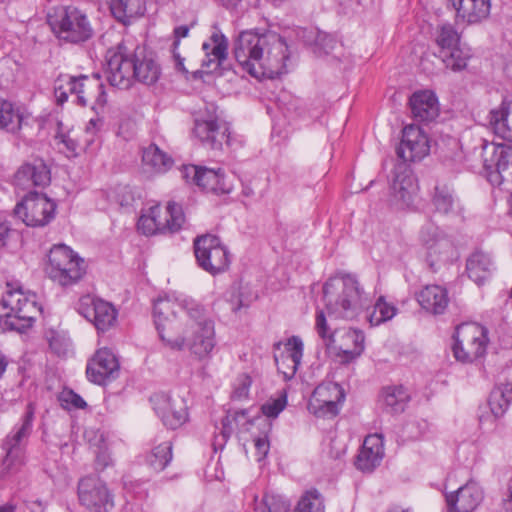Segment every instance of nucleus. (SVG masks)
I'll use <instances>...</instances> for the list:
<instances>
[{
    "mask_svg": "<svg viewBox=\"0 0 512 512\" xmlns=\"http://www.w3.org/2000/svg\"><path fill=\"white\" fill-rule=\"evenodd\" d=\"M232 52L242 70L256 79H275L287 72L288 45L275 31L243 30L234 39Z\"/></svg>",
    "mask_w": 512,
    "mask_h": 512,
    "instance_id": "1",
    "label": "nucleus"
},
{
    "mask_svg": "<svg viewBox=\"0 0 512 512\" xmlns=\"http://www.w3.org/2000/svg\"><path fill=\"white\" fill-rule=\"evenodd\" d=\"M108 68L107 79L110 85L120 89H128L134 80L145 85L156 83L161 69L145 48L136 46L129 48L123 41L106 52Z\"/></svg>",
    "mask_w": 512,
    "mask_h": 512,
    "instance_id": "2",
    "label": "nucleus"
},
{
    "mask_svg": "<svg viewBox=\"0 0 512 512\" xmlns=\"http://www.w3.org/2000/svg\"><path fill=\"white\" fill-rule=\"evenodd\" d=\"M326 311L335 319H353L368 305V295L357 277L341 273L329 278L323 285Z\"/></svg>",
    "mask_w": 512,
    "mask_h": 512,
    "instance_id": "3",
    "label": "nucleus"
},
{
    "mask_svg": "<svg viewBox=\"0 0 512 512\" xmlns=\"http://www.w3.org/2000/svg\"><path fill=\"white\" fill-rule=\"evenodd\" d=\"M181 311L188 320L181 323V336L185 347L199 358L207 356L215 346L214 323L209 319L205 308L194 300H183Z\"/></svg>",
    "mask_w": 512,
    "mask_h": 512,
    "instance_id": "4",
    "label": "nucleus"
},
{
    "mask_svg": "<svg viewBox=\"0 0 512 512\" xmlns=\"http://www.w3.org/2000/svg\"><path fill=\"white\" fill-rule=\"evenodd\" d=\"M47 22L55 37L65 43L82 44L94 36L88 15L73 5L56 8L48 14Z\"/></svg>",
    "mask_w": 512,
    "mask_h": 512,
    "instance_id": "5",
    "label": "nucleus"
},
{
    "mask_svg": "<svg viewBox=\"0 0 512 512\" xmlns=\"http://www.w3.org/2000/svg\"><path fill=\"white\" fill-rule=\"evenodd\" d=\"M0 304L4 327L18 332L32 327L41 311L35 294H26L20 286L14 287L10 283H7V290Z\"/></svg>",
    "mask_w": 512,
    "mask_h": 512,
    "instance_id": "6",
    "label": "nucleus"
},
{
    "mask_svg": "<svg viewBox=\"0 0 512 512\" xmlns=\"http://www.w3.org/2000/svg\"><path fill=\"white\" fill-rule=\"evenodd\" d=\"M46 273L62 287L78 283L86 274L83 258L65 244H55L48 254Z\"/></svg>",
    "mask_w": 512,
    "mask_h": 512,
    "instance_id": "7",
    "label": "nucleus"
},
{
    "mask_svg": "<svg viewBox=\"0 0 512 512\" xmlns=\"http://www.w3.org/2000/svg\"><path fill=\"white\" fill-rule=\"evenodd\" d=\"M453 355L456 360L469 363L486 353L488 330L486 327L475 323H462L458 325L453 334Z\"/></svg>",
    "mask_w": 512,
    "mask_h": 512,
    "instance_id": "8",
    "label": "nucleus"
},
{
    "mask_svg": "<svg viewBox=\"0 0 512 512\" xmlns=\"http://www.w3.org/2000/svg\"><path fill=\"white\" fill-rule=\"evenodd\" d=\"M160 206L149 208L148 214L140 216L137 229L146 236L161 234L173 235L180 232L186 222V217L181 204L169 201L165 209V217L160 216Z\"/></svg>",
    "mask_w": 512,
    "mask_h": 512,
    "instance_id": "9",
    "label": "nucleus"
},
{
    "mask_svg": "<svg viewBox=\"0 0 512 512\" xmlns=\"http://www.w3.org/2000/svg\"><path fill=\"white\" fill-rule=\"evenodd\" d=\"M177 308L181 310L182 302L158 298L153 304V317L160 339L171 349L183 350L185 338L180 333L181 321L177 317Z\"/></svg>",
    "mask_w": 512,
    "mask_h": 512,
    "instance_id": "10",
    "label": "nucleus"
},
{
    "mask_svg": "<svg viewBox=\"0 0 512 512\" xmlns=\"http://www.w3.org/2000/svg\"><path fill=\"white\" fill-rule=\"evenodd\" d=\"M35 412V404L29 402L20 421L13 426L2 442V449L5 451L3 464L8 468L22 463L26 445L33 432Z\"/></svg>",
    "mask_w": 512,
    "mask_h": 512,
    "instance_id": "11",
    "label": "nucleus"
},
{
    "mask_svg": "<svg viewBox=\"0 0 512 512\" xmlns=\"http://www.w3.org/2000/svg\"><path fill=\"white\" fill-rule=\"evenodd\" d=\"M193 249L197 264L202 270L217 275L228 269L230 254L218 236H197L193 241Z\"/></svg>",
    "mask_w": 512,
    "mask_h": 512,
    "instance_id": "12",
    "label": "nucleus"
},
{
    "mask_svg": "<svg viewBox=\"0 0 512 512\" xmlns=\"http://www.w3.org/2000/svg\"><path fill=\"white\" fill-rule=\"evenodd\" d=\"M483 167L491 185L500 187L512 183V145L484 142L482 145Z\"/></svg>",
    "mask_w": 512,
    "mask_h": 512,
    "instance_id": "13",
    "label": "nucleus"
},
{
    "mask_svg": "<svg viewBox=\"0 0 512 512\" xmlns=\"http://www.w3.org/2000/svg\"><path fill=\"white\" fill-rule=\"evenodd\" d=\"M56 203L44 193L29 191L14 208V215L29 227H44L56 214Z\"/></svg>",
    "mask_w": 512,
    "mask_h": 512,
    "instance_id": "14",
    "label": "nucleus"
},
{
    "mask_svg": "<svg viewBox=\"0 0 512 512\" xmlns=\"http://www.w3.org/2000/svg\"><path fill=\"white\" fill-rule=\"evenodd\" d=\"M461 35L451 23H444L437 27L435 42L439 48V57L445 67L459 72L467 67L471 55L460 46Z\"/></svg>",
    "mask_w": 512,
    "mask_h": 512,
    "instance_id": "15",
    "label": "nucleus"
},
{
    "mask_svg": "<svg viewBox=\"0 0 512 512\" xmlns=\"http://www.w3.org/2000/svg\"><path fill=\"white\" fill-rule=\"evenodd\" d=\"M99 87V74L72 76L60 74L54 82V97L57 105L68 101L69 94L76 95V104L85 107L93 99V88Z\"/></svg>",
    "mask_w": 512,
    "mask_h": 512,
    "instance_id": "16",
    "label": "nucleus"
},
{
    "mask_svg": "<svg viewBox=\"0 0 512 512\" xmlns=\"http://www.w3.org/2000/svg\"><path fill=\"white\" fill-rule=\"evenodd\" d=\"M76 311L91 322L98 333H105L115 328L118 323L116 307L99 297L83 295L75 305Z\"/></svg>",
    "mask_w": 512,
    "mask_h": 512,
    "instance_id": "17",
    "label": "nucleus"
},
{
    "mask_svg": "<svg viewBox=\"0 0 512 512\" xmlns=\"http://www.w3.org/2000/svg\"><path fill=\"white\" fill-rule=\"evenodd\" d=\"M80 504L91 512H109L114 507L113 495L96 476H85L78 483Z\"/></svg>",
    "mask_w": 512,
    "mask_h": 512,
    "instance_id": "18",
    "label": "nucleus"
},
{
    "mask_svg": "<svg viewBox=\"0 0 512 512\" xmlns=\"http://www.w3.org/2000/svg\"><path fill=\"white\" fill-rule=\"evenodd\" d=\"M153 410L169 429H177L188 420L187 405L183 398L171 397L164 392L155 393L150 397Z\"/></svg>",
    "mask_w": 512,
    "mask_h": 512,
    "instance_id": "19",
    "label": "nucleus"
},
{
    "mask_svg": "<svg viewBox=\"0 0 512 512\" xmlns=\"http://www.w3.org/2000/svg\"><path fill=\"white\" fill-rule=\"evenodd\" d=\"M430 151L429 139L417 125H407L402 130V138L396 154L404 163L423 159Z\"/></svg>",
    "mask_w": 512,
    "mask_h": 512,
    "instance_id": "20",
    "label": "nucleus"
},
{
    "mask_svg": "<svg viewBox=\"0 0 512 512\" xmlns=\"http://www.w3.org/2000/svg\"><path fill=\"white\" fill-rule=\"evenodd\" d=\"M120 369L116 355L109 348H101L88 361L86 375L90 382L106 385L118 377Z\"/></svg>",
    "mask_w": 512,
    "mask_h": 512,
    "instance_id": "21",
    "label": "nucleus"
},
{
    "mask_svg": "<svg viewBox=\"0 0 512 512\" xmlns=\"http://www.w3.org/2000/svg\"><path fill=\"white\" fill-rule=\"evenodd\" d=\"M483 499V489L475 481H468L456 491L445 493L448 512H473Z\"/></svg>",
    "mask_w": 512,
    "mask_h": 512,
    "instance_id": "22",
    "label": "nucleus"
},
{
    "mask_svg": "<svg viewBox=\"0 0 512 512\" xmlns=\"http://www.w3.org/2000/svg\"><path fill=\"white\" fill-rule=\"evenodd\" d=\"M193 133L205 147L213 150H221L230 142L229 128L217 118L196 119Z\"/></svg>",
    "mask_w": 512,
    "mask_h": 512,
    "instance_id": "23",
    "label": "nucleus"
},
{
    "mask_svg": "<svg viewBox=\"0 0 512 512\" xmlns=\"http://www.w3.org/2000/svg\"><path fill=\"white\" fill-rule=\"evenodd\" d=\"M14 185L23 189L46 187L51 182V171L41 158L23 163L14 174Z\"/></svg>",
    "mask_w": 512,
    "mask_h": 512,
    "instance_id": "24",
    "label": "nucleus"
},
{
    "mask_svg": "<svg viewBox=\"0 0 512 512\" xmlns=\"http://www.w3.org/2000/svg\"><path fill=\"white\" fill-rule=\"evenodd\" d=\"M214 31L210 36V41L213 44L210 52L205 55L202 60L201 67L205 69L208 74H216L219 76L224 75L225 71L230 67L226 64L228 60V39L221 32V30L214 26Z\"/></svg>",
    "mask_w": 512,
    "mask_h": 512,
    "instance_id": "25",
    "label": "nucleus"
},
{
    "mask_svg": "<svg viewBox=\"0 0 512 512\" xmlns=\"http://www.w3.org/2000/svg\"><path fill=\"white\" fill-rule=\"evenodd\" d=\"M286 351L274 355L277 371L283 375L284 380H291L301 363L304 345L300 337L292 336L286 343Z\"/></svg>",
    "mask_w": 512,
    "mask_h": 512,
    "instance_id": "26",
    "label": "nucleus"
},
{
    "mask_svg": "<svg viewBox=\"0 0 512 512\" xmlns=\"http://www.w3.org/2000/svg\"><path fill=\"white\" fill-rule=\"evenodd\" d=\"M409 106L413 119L419 123H429L439 115L438 99L429 90L414 92L409 99Z\"/></svg>",
    "mask_w": 512,
    "mask_h": 512,
    "instance_id": "27",
    "label": "nucleus"
},
{
    "mask_svg": "<svg viewBox=\"0 0 512 512\" xmlns=\"http://www.w3.org/2000/svg\"><path fill=\"white\" fill-rule=\"evenodd\" d=\"M384 456L383 439L378 434L368 435L356 456L355 466L362 472H372Z\"/></svg>",
    "mask_w": 512,
    "mask_h": 512,
    "instance_id": "28",
    "label": "nucleus"
},
{
    "mask_svg": "<svg viewBox=\"0 0 512 512\" xmlns=\"http://www.w3.org/2000/svg\"><path fill=\"white\" fill-rule=\"evenodd\" d=\"M393 196L402 207H409L418 190L417 181L406 166L398 165L391 185Z\"/></svg>",
    "mask_w": 512,
    "mask_h": 512,
    "instance_id": "29",
    "label": "nucleus"
},
{
    "mask_svg": "<svg viewBox=\"0 0 512 512\" xmlns=\"http://www.w3.org/2000/svg\"><path fill=\"white\" fill-rule=\"evenodd\" d=\"M416 300L426 312L442 315L448 307V291L440 285H426L416 293Z\"/></svg>",
    "mask_w": 512,
    "mask_h": 512,
    "instance_id": "30",
    "label": "nucleus"
},
{
    "mask_svg": "<svg viewBox=\"0 0 512 512\" xmlns=\"http://www.w3.org/2000/svg\"><path fill=\"white\" fill-rule=\"evenodd\" d=\"M456 16L467 24H477L490 14V0H449Z\"/></svg>",
    "mask_w": 512,
    "mask_h": 512,
    "instance_id": "31",
    "label": "nucleus"
},
{
    "mask_svg": "<svg viewBox=\"0 0 512 512\" xmlns=\"http://www.w3.org/2000/svg\"><path fill=\"white\" fill-rule=\"evenodd\" d=\"M409 401L410 394L403 385L385 386L379 395L381 408L389 414L403 413Z\"/></svg>",
    "mask_w": 512,
    "mask_h": 512,
    "instance_id": "32",
    "label": "nucleus"
},
{
    "mask_svg": "<svg viewBox=\"0 0 512 512\" xmlns=\"http://www.w3.org/2000/svg\"><path fill=\"white\" fill-rule=\"evenodd\" d=\"M493 269L490 256L482 251L473 252L466 260V273L478 286L491 278Z\"/></svg>",
    "mask_w": 512,
    "mask_h": 512,
    "instance_id": "33",
    "label": "nucleus"
},
{
    "mask_svg": "<svg viewBox=\"0 0 512 512\" xmlns=\"http://www.w3.org/2000/svg\"><path fill=\"white\" fill-rule=\"evenodd\" d=\"M110 10L113 17L124 25H129L146 11L145 0H111Z\"/></svg>",
    "mask_w": 512,
    "mask_h": 512,
    "instance_id": "34",
    "label": "nucleus"
},
{
    "mask_svg": "<svg viewBox=\"0 0 512 512\" xmlns=\"http://www.w3.org/2000/svg\"><path fill=\"white\" fill-rule=\"evenodd\" d=\"M196 186L204 192L215 195L229 194L232 190V187L225 182V173L221 168L215 170L203 167Z\"/></svg>",
    "mask_w": 512,
    "mask_h": 512,
    "instance_id": "35",
    "label": "nucleus"
},
{
    "mask_svg": "<svg viewBox=\"0 0 512 512\" xmlns=\"http://www.w3.org/2000/svg\"><path fill=\"white\" fill-rule=\"evenodd\" d=\"M511 101L504 98L499 107L489 112V124L494 134L508 142H512V126L509 125Z\"/></svg>",
    "mask_w": 512,
    "mask_h": 512,
    "instance_id": "36",
    "label": "nucleus"
},
{
    "mask_svg": "<svg viewBox=\"0 0 512 512\" xmlns=\"http://www.w3.org/2000/svg\"><path fill=\"white\" fill-rule=\"evenodd\" d=\"M142 163L150 171L165 173L173 166V159L156 144L151 143L142 151Z\"/></svg>",
    "mask_w": 512,
    "mask_h": 512,
    "instance_id": "37",
    "label": "nucleus"
},
{
    "mask_svg": "<svg viewBox=\"0 0 512 512\" xmlns=\"http://www.w3.org/2000/svg\"><path fill=\"white\" fill-rule=\"evenodd\" d=\"M173 459V444L171 441H154L151 450L145 456V463L155 472L163 471Z\"/></svg>",
    "mask_w": 512,
    "mask_h": 512,
    "instance_id": "38",
    "label": "nucleus"
},
{
    "mask_svg": "<svg viewBox=\"0 0 512 512\" xmlns=\"http://www.w3.org/2000/svg\"><path fill=\"white\" fill-rule=\"evenodd\" d=\"M512 402V384L511 383H501L494 386L491 390L488 405L490 407L491 413L495 418H500L504 416V414L509 409V406Z\"/></svg>",
    "mask_w": 512,
    "mask_h": 512,
    "instance_id": "39",
    "label": "nucleus"
},
{
    "mask_svg": "<svg viewBox=\"0 0 512 512\" xmlns=\"http://www.w3.org/2000/svg\"><path fill=\"white\" fill-rule=\"evenodd\" d=\"M455 247L452 240L446 235L440 236L428 249L427 261L433 271L439 263L452 260Z\"/></svg>",
    "mask_w": 512,
    "mask_h": 512,
    "instance_id": "40",
    "label": "nucleus"
},
{
    "mask_svg": "<svg viewBox=\"0 0 512 512\" xmlns=\"http://www.w3.org/2000/svg\"><path fill=\"white\" fill-rule=\"evenodd\" d=\"M23 114L14 108L12 102L0 98V129L17 133L22 128Z\"/></svg>",
    "mask_w": 512,
    "mask_h": 512,
    "instance_id": "41",
    "label": "nucleus"
},
{
    "mask_svg": "<svg viewBox=\"0 0 512 512\" xmlns=\"http://www.w3.org/2000/svg\"><path fill=\"white\" fill-rule=\"evenodd\" d=\"M431 201L435 211L440 214L448 215L454 211L456 199L453 190L447 184L435 185Z\"/></svg>",
    "mask_w": 512,
    "mask_h": 512,
    "instance_id": "42",
    "label": "nucleus"
},
{
    "mask_svg": "<svg viewBox=\"0 0 512 512\" xmlns=\"http://www.w3.org/2000/svg\"><path fill=\"white\" fill-rule=\"evenodd\" d=\"M293 512H325V498L318 489L310 488L301 495Z\"/></svg>",
    "mask_w": 512,
    "mask_h": 512,
    "instance_id": "43",
    "label": "nucleus"
},
{
    "mask_svg": "<svg viewBox=\"0 0 512 512\" xmlns=\"http://www.w3.org/2000/svg\"><path fill=\"white\" fill-rule=\"evenodd\" d=\"M345 391L342 386L336 382H327L319 384L313 391L310 400L318 402L327 401H344Z\"/></svg>",
    "mask_w": 512,
    "mask_h": 512,
    "instance_id": "44",
    "label": "nucleus"
},
{
    "mask_svg": "<svg viewBox=\"0 0 512 512\" xmlns=\"http://www.w3.org/2000/svg\"><path fill=\"white\" fill-rule=\"evenodd\" d=\"M347 338L353 342L354 348L352 350H343L341 353H339V358L342 364H349L353 362L363 353L365 349V336L361 330L351 329L347 333Z\"/></svg>",
    "mask_w": 512,
    "mask_h": 512,
    "instance_id": "45",
    "label": "nucleus"
},
{
    "mask_svg": "<svg viewBox=\"0 0 512 512\" xmlns=\"http://www.w3.org/2000/svg\"><path fill=\"white\" fill-rule=\"evenodd\" d=\"M397 311L398 309L393 304L388 303L384 296H380L374 304L373 312L369 316V322L373 326H378L391 320L397 314Z\"/></svg>",
    "mask_w": 512,
    "mask_h": 512,
    "instance_id": "46",
    "label": "nucleus"
},
{
    "mask_svg": "<svg viewBox=\"0 0 512 512\" xmlns=\"http://www.w3.org/2000/svg\"><path fill=\"white\" fill-rule=\"evenodd\" d=\"M344 401H325L318 402L315 400H310L308 403V409L312 412L316 417H335L340 412V405Z\"/></svg>",
    "mask_w": 512,
    "mask_h": 512,
    "instance_id": "47",
    "label": "nucleus"
},
{
    "mask_svg": "<svg viewBox=\"0 0 512 512\" xmlns=\"http://www.w3.org/2000/svg\"><path fill=\"white\" fill-rule=\"evenodd\" d=\"M58 401L63 409H85L87 402L74 390L64 388L58 395Z\"/></svg>",
    "mask_w": 512,
    "mask_h": 512,
    "instance_id": "48",
    "label": "nucleus"
},
{
    "mask_svg": "<svg viewBox=\"0 0 512 512\" xmlns=\"http://www.w3.org/2000/svg\"><path fill=\"white\" fill-rule=\"evenodd\" d=\"M240 418L246 419L247 424H252V421L248 419V410L246 409L234 411L233 414L228 411L226 416L221 420V434L225 440H227L233 433V422L238 425Z\"/></svg>",
    "mask_w": 512,
    "mask_h": 512,
    "instance_id": "49",
    "label": "nucleus"
},
{
    "mask_svg": "<svg viewBox=\"0 0 512 512\" xmlns=\"http://www.w3.org/2000/svg\"><path fill=\"white\" fill-rule=\"evenodd\" d=\"M287 501L276 496H264L262 502L255 508V512H289Z\"/></svg>",
    "mask_w": 512,
    "mask_h": 512,
    "instance_id": "50",
    "label": "nucleus"
},
{
    "mask_svg": "<svg viewBox=\"0 0 512 512\" xmlns=\"http://www.w3.org/2000/svg\"><path fill=\"white\" fill-rule=\"evenodd\" d=\"M337 45V39L335 36L318 31L314 40V52L318 55L329 54Z\"/></svg>",
    "mask_w": 512,
    "mask_h": 512,
    "instance_id": "51",
    "label": "nucleus"
},
{
    "mask_svg": "<svg viewBox=\"0 0 512 512\" xmlns=\"http://www.w3.org/2000/svg\"><path fill=\"white\" fill-rule=\"evenodd\" d=\"M287 405V396L283 394L282 396L267 401L261 406V412L268 418H277L278 415L285 409Z\"/></svg>",
    "mask_w": 512,
    "mask_h": 512,
    "instance_id": "52",
    "label": "nucleus"
},
{
    "mask_svg": "<svg viewBox=\"0 0 512 512\" xmlns=\"http://www.w3.org/2000/svg\"><path fill=\"white\" fill-rule=\"evenodd\" d=\"M265 426L266 430L264 431L263 435L254 438V446L256 448V452L258 455V461L263 460L267 456L270 449V442L268 436L272 430V423L266 422Z\"/></svg>",
    "mask_w": 512,
    "mask_h": 512,
    "instance_id": "53",
    "label": "nucleus"
},
{
    "mask_svg": "<svg viewBox=\"0 0 512 512\" xmlns=\"http://www.w3.org/2000/svg\"><path fill=\"white\" fill-rule=\"evenodd\" d=\"M444 234L445 233L435 224L427 223L423 225L420 230V240L428 250L432 243L438 240V238Z\"/></svg>",
    "mask_w": 512,
    "mask_h": 512,
    "instance_id": "54",
    "label": "nucleus"
},
{
    "mask_svg": "<svg viewBox=\"0 0 512 512\" xmlns=\"http://www.w3.org/2000/svg\"><path fill=\"white\" fill-rule=\"evenodd\" d=\"M202 169V166L183 165L181 169V176L186 183L196 185L200 179Z\"/></svg>",
    "mask_w": 512,
    "mask_h": 512,
    "instance_id": "55",
    "label": "nucleus"
},
{
    "mask_svg": "<svg viewBox=\"0 0 512 512\" xmlns=\"http://www.w3.org/2000/svg\"><path fill=\"white\" fill-rule=\"evenodd\" d=\"M316 330L318 335L322 339H329L330 341H333V333L328 334V324L326 320V315L323 310H317L316 312Z\"/></svg>",
    "mask_w": 512,
    "mask_h": 512,
    "instance_id": "56",
    "label": "nucleus"
},
{
    "mask_svg": "<svg viewBox=\"0 0 512 512\" xmlns=\"http://www.w3.org/2000/svg\"><path fill=\"white\" fill-rule=\"evenodd\" d=\"M83 142V150L88 153H93L100 146V135L98 133H84Z\"/></svg>",
    "mask_w": 512,
    "mask_h": 512,
    "instance_id": "57",
    "label": "nucleus"
},
{
    "mask_svg": "<svg viewBox=\"0 0 512 512\" xmlns=\"http://www.w3.org/2000/svg\"><path fill=\"white\" fill-rule=\"evenodd\" d=\"M93 99L95 100V104L92 106L93 110H96L97 107L103 108L107 103V95L105 91L104 84L99 80V87L93 88Z\"/></svg>",
    "mask_w": 512,
    "mask_h": 512,
    "instance_id": "58",
    "label": "nucleus"
},
{
    "mask_svg": "<svg viewBox=\"0 0 512 512\" xmlns=\"http://www.w3.org/2000/svg\"><path fill=\"white\" fill-rule=\"evenodd\" d=\"M189 31H190L189 25H180V26L175 27L173 30L174 41L172 44V48H174L175 50H178L179 45H180V40L182 38L187 37L189 34Z\"/></svg>",
    "mask_w": 512,
    "mask_h": 512,
    "instance_id": "59",
    "label": "nucleus"
},
{
    "mask_svg": "<svg viewBox=\"0 0 512 512\" xmlns=\"http://www.w3.org/2000/svg\"><path fill=\"white\" fill-rule=\"evenodd\" d=\"M104 125V119L97 116L95 118H91L86 127H85V134H91V133H98L101 131L102 127Z\"/></svg>",
    "mask_w": 512,
    "mask_h": 512,
    "instance_id": "60",
    "label": "nucleus"
},
{
    "mask_svg": "<svg viewBox=\"0 0 512 512\" xmlns=\"http://www.w3.org/2000/svg\"><path fill=\"white\" fill-rule=\"evenodd\" d=\"M503 512H512V479L507 488V494L502 501Z\"/></svg>",
    "mask_w": 512,
    "mask_h": 512,
    "instance_id": "61",
    "label": "nucleus"
},
{
    "mask_svg": "<svg viewBox=\"0 0 512 512\" xmlns=\"http://www.w3.org/2000/svg\"><path fill=\"white\" fill-rule=\"evenodd\" d=\"M119 202L123 205H129L133 201V195L128 187H123L119 192Z\"/></svg>",
    "mask_w": 512,
    "mask_h": 512,
    "instance_id": "62",
    "label": "nucleus"
},
{
    "mask_svg": "<svg viewBox=\"0 0 512 512\" xmlns=\"http://www.w3.org/2000/svg\"><path fill=\"white\" fill-rule=\"evenodd\" d=\"M61 142L65 145V147L71 151L76 153L78 148H80V145L77 140L72 139L71 137L67 135H61Z\"/></svg>",
    "mask_w": 512,
    "mask_h": 512,
    "instance_id": "63",
    "label": "nucleus"
},
{
    "mask_svg": "<svg viewBox=\"0 0 512 512\" xmlns=\"http://www.w3.org/2000/svg\"><path fill=\"white\" fill-rule=\"evenodd\" d=\"M172 52H173V57L175 59L176 69L183 73H187L188 71L186 70V68L184 66V58L181 57L180 54L178 53V51L175 50L174 48H173Z\"/></svg>",
    "mask_w": 512,
    "mask_h": 512,
    "instance_id": "64",
    "label": "nucleus"
}]
</instances>
